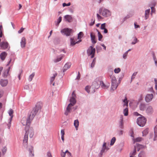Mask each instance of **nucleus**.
I'll list each match as a JSON object with an SVG mask.
<instances>
[{
	"mask_svg": "<svg viewBox=\"0 0 157 157\" xmlns=\"http://www.w3.org/2000/svg\"><path fill=\"white\" fill-rule=\"evenodd\" d=\"M42 105L41 103L40 102L37 103L35 107L33 109L28 118H26V117H24L22 119L21 123L23 125L26 126L27 128L29 126L35 116L41 109Z\"/></svg>",
	"mask_w": 157,
	"mask_h": 157,
	"instance_id": "1",
	"label": "nucleus"
},
{
	"mask_svg": "<svg viewBox=\"0 0 157 157\" xmlns=\"http://www.w3.org/2000/svg\"><path fill=\"white\" fill-rule=\"evenodd\" d=\"M113 72L112 71L109 74V76L111 79V85L110 90L112 92L115 90L117 88L118 84L117 83V80L115 77L113 75Z\"/></svg>",
	"mask_w": 157,
	"mask_h": 157,
	"instance_id": "2",
	"label": "nucleus"
},
{
	"mask_svg": "<svg viewBox=\"0 0 157 157\" xmlns=\"http://www.w3.org/2000/svg\"><path fill=\"white\" fill-rule=\"evenodd\" d=\"M99 13H101L102 15L105 17H108L111 15V12L108 9L105 8L102 9L100 8L98 10Z\"/></svg>",
	"mask_w": 157,
	"mask_h": 157,
	"instance_id": "3",
	"label": "nucleus"
},
{
	"mask_svg": "<svg viewBox=\"0 0 157 157\" xmlns=\"http://www.w3.org/2000/svg\"><path fill=\"white\" fill-rule=\"evenodd\" d=\"M109 149V147L107 146L106 143L104 142L102 144L101 149L98 155V156L102 157L103 153L106 152Z\"/></svg>",
	"mask_w": 157,
	"mask_h": 157,
	"instance_id": "4",
	"label": "nucleus"
},
{
	"mask_svg": "<svg viewBox=\"0 0 157 157\" xmlns=\"http://www.w3.org/2000/svg\"><path fill=\"white\" fill-rule=\"evenodd\" d=\"M146 119L143 116L139 117L137 120L138 124L140 127H143L146 124Z\"/></svg>",
	"mask_w": 157,
	"mask_h": 157,
	"instance_id": "5",
	"label": "nucleus"
},
{
	"mask_svg": "<svg viewBox=\"0 0 157 157\" xmlns=\"http://www.w3.org/2000/svg\"><path fill=\"white\" fill-rule=\"evenodd\" d=\"M95 49L92 46H90L87 50V54L88 56L91 55V58H93L94 56Z\"/></svg>",
	"mask_w": 157,
	"mask_h": 157,
	"instance_id": "6",
	"label": "nucleus"
},
{
	"mask_svg": "<svg viewBox=\"0 0 157 157\" xmlns=\"http://www.w3.org/2000/svg\"><path fill=\"white\" fill-rule=\"evenodd\" d=\"M100 86L99 83H98L97 82L94 81L93 82L92 85L90 86V89H93V92H94L95 91V90L98 89Z\"/></svg>",
	"mask_w": 157,
	"mask_h": 157,
	"instance_id": "7",
	"label": "nucleus"
},
{
	"mask_svg": "<svg viewBox=\"0 0 157 157\" xmlns=\"http://www.w3.org/2000/svg\"><path fill=\"white\" fill-rule=\"evenodd\" d=\"M72 30L68 28L63 29L61 31V33L63 35L68 36L70 35Z\"/></svg>",
	"mask_w": 157,
	"mask_h": 157,
	"instance_id": "8",
	"label": "nucleus"
},
{
	"mask_svg": "<svg viewBox=\"0 0 157 157\" xmlns=\"http://www.w3.org/2000/svg\"><path fill=\"white\" fill-rule=\"evenodd\" d=\"M13 110L11 109H10L8 113L10 117L9 119L8 123L7 124V126L9 128H10L11 126V122L12 121V119L13 117Z\"/></svg>",
	"mask_w": 157,
	"mask_h": 157,
	"instance_id": "9",
	"label": "nucleus"
},
{
	"mask_svg": "<svg viewBox=\"0 0 157 157\" xmlns=\"http://www.w3.org/2000/svg\"><path fill=\"white\" fill-rule=\"evenodd\" d=\"M61 155L62 157H72L71 154L68 150H67L65 152L61 151Z\"/></svg>",
	"mask_w": 157,
	"mask_h": 157,
	"instance_id": "10",
	"label": "nucleus"
},
{
	"mask_svg": "<svg viewBox=\"0 0 157 157\" xmlns=\"http://www.w3.org/2000/svg\"><path fill=\"white\" fill-rule=\"evenodd\" d=\"M153 97V96L152 94H147L145 97V101L147 103L149 102L152 101Z\"/></svg>",
	"mask_w": 157,
	"mask_h": 157,
	"instance_id": "11",
	"label": "nucleus"
},
{
	"mask_svg": "<svg viewBox=\"0 0 157 157\" xmlns=\"http://www.w3.org/2000/svg\"><path fill=\"white\" fill-rule=\"evenodd\" d=\"M28 138V132H27V131L24 135L23 140V144L25 147L27 146V145Z\"/></svg>",
	"mask_w": 157,
	"mask_h": 157,
	"instance_id": "12",
	"label": "nucleus"
},
{
	"mask_svg": "<svg viewBox=\"0 0 157 157\" xmlns=\"http://www.w3.org/2000/svg\"><path fill=\"white\" fill-rule=\"evenodd\" d=\"M81 40H79L77 41V39L75 38H70L71 45V46H74L75 44H78L81 42Z\"/></svg>",
	"mask_w": 157,
	"mask_h": 157,
	"instance_id": "13",
	"label": "nucleus"
},
{
	"mask_svg": "<svg viewBox=\"0 0 157 157\" xmlns=\"http://www.w3.org/2000/svg\"><path fill=\"white\" fill-rule=\"evenodd\" d=\"M28 150L29 151V157H34V154L33 150V147L31 146H28Z\"/></svg>",
	"mask_w": 157,
	"mask_h": 157,
	"instance_id": "14",
	"label": "nucleus"
},
{
	"mask_svg": "<svg viewBox=\"0 0 157 157\" xmlns=\"http://www.w3.org/2000/svg\"><path fill=\"white\" fill-rule=\"evenodd\" d=\"M0 46L1 48L5 49L8 48L9 44L7 42H2L0 43Z\"/></svg>",
	"mask_w": 157,
	"mask_h": 157,
	"instance_id": "15",
	"label": "nucleus"
},
{
	"mask_svg": "<svg viewBox=\"0 0 157 157\" xmlns=\"http://www.w3.org/2000/svg\"><path fill=\"white\" fill-rule=\"evenodd\" d=\"M91 40L92 44H95L97 42V40L94 33L92 32L90 33Z\"/></svg>",
	"mask_w": 157,
	"mask_h": 157,
	"instance_id": "16",
	"label": "nucleus"
},
{
	"mask_svg": "<svg viewBox=\"0 0 157 157\" xmlns=\"http://www.w3.org/2000/svg\"><path fill=\"white\" fill-rule=\"evenodd\" d=\"M71 62H67L64 65L63 68V72H65L67 70L69 69L71 66Z\"/></svg>",
	"mask_w": 157,
	"mask_h": 157,
	"instance_id": "17",
	"label": "nucleus"
},
{
	"mask_svg": "<svg viewBox=\"0 0 157 157\" xmlns=\"http://www.w3.org/2000/svg\"><path fill=\"white\" fill-rule=\"evenodd\" d=\"M64 55L61 54L57 56L56 58L53 60V61L55 63H57L60 61L61 59L64 57Z\"/></svg>",
	"mask_w": 157,
	"mask_h": 157,
	"instance_id": "18",
	"label": "nucleus"
},
{
	"mask_svg": "<svg viewBox=\"0 0 157 157\" xmlns=\"http://www.w3.org/2000/svg\"><path fill=\"white\" fill-rule=\"evenodd\" d=\"M150 9L146 10L145 11L144 18L145 20L148 19L149 17L150 13Z\"/></svg>",
	"mask_w": 157,
	"mask_h": 157,
	"instance_id": "19",
	"label": "nucleus"
},
{
	"mask_svg": "<svg viewBox=\"0 0 157 157\" xmlns=\"http://www.w3.org/2000/svg\"><path fill=\"white\" fill-rule=\"evenodd\" d=\"M64 18L65 20L69 22H71L73 21V17L70 15H66L64 16Z\"/></svg>",
	"mask_w": 157,
	"mask_h": 157,
	"instance_id": "20",
	"label": "nucleus"
},
{
	"mask_svg": "<svg viewBox=\"0 0 157 157\" xmlns=\"http://www.w3.org/2000/svg\"><path fill=\"white\" fill-rule=\"evenodd\" d=\"M20 44L21 48H23L25 47L26 44V39L24 37H23L21 38L20 42Z\"/></svg>",
	"mask_w": 157,
	"mask_h": 157,
	"instance_id": "21",
	"label": "nucleus"
},
{
	"mask_svg": "<svg viewBox=\"0 0 157 157\" xmlns=\"http://www.w3.org/2000/svg\"><path fill=\"white\" fill-rule=\"evenodd\" d=\"M28 133H29V137L30 138H32L33 137L34 134V132L33 129V128L32 127H29L28 129Z\"/></svg>",
	"mask_w": 157,
	"mask_h": 157,
	"instance_id": "22",
	"label": "nucleus"
},
{
	"mask_svg": "<svg viewBox=\"0 0 157 157\" xmlns=\"http://www.w3.org/2000/svg\"><path fill=\"white\" fill-rule=\"evenodd\" d=\"M119 127L121 128H124L123 117L122 115L121 116L119 122Z\"/></svg>",
	"mask_w": 157,
	"mask_h": 157,
	"instance_id": "23",
	"label": "nucleus"
},
{
	"mask_svg": "<svg viewBox=\"0 0 157 157\" xmlns=\"http://www.w3.org/2000/svg\"><path fill=\"white\" fill-rule=\"evenodd\" d=\"M70 103L69 104V105H70V106L72 107L76 103V101L75 98H71L70 100Z\"/></svg>",
	"mask_w": 157,
	"mask_h": 157,
	"instance_id": "24",
	"label": "nucleus"
},
{
	"mask_svg": "<svg viewBox=\"0 0 157 157\" xmlns=\"http://www.w3.org/2000/svg\"><path fill=\"white\" fill-rule=\"evenodd\" d=\"M146 112L148 114H151L153 112V109L151 106H148L146 110Z\"/></svg>",
	"mask_w": 157,
	"mask_h": 157,
	"instance_id": "25",
	"label": "nucleus"
},
{
	"mask_svg": "<svg viewBox=\"0 0 157 157\" xmlns=\"http://www.w3.org/2000/svg\"><path fill=\"white\" fill-rule=\"evenodd\" d=\"M146 104L144 103H141L139 105L140 109L141 111H144L146 109Z\"/></svg>",
	"mask_w": 157,
	"mask_h": 157,
	"instance_id": "26",
	"label": "nucleus"
},
{
	"mask_svg": "<svg viewBox=\"0 0 157 157\" xmlns=\"http://www.w3.org/2000/svg\"><path fill=\"white\" fill-rule=\"evenodd\" d=\"M70 105H68L67 106L65 112V114L66 115H67L69 113L71 112V107L70 106Z\"/></svg>",
	"mask_w": 157,
	"mask_h": 157,
	"instance_id": "27",
	"label": "nucleus"
},
{
	"mask_svg": "<svg viewBox=\"0 0 157 157\" xmlns=\"http://www.w3.org/2000/svg\"><path fill=\"white\" fill-rule=\"evenodd\" d=\"M8 83L7 80L1 79L0 81V83L2 86H6Z\"/></svg>",
	"mask_w": 157,
	"mask_h": 157,
	"instance_id": "28",
	"label": "nucleus"
},
{
	"mask_svg": "<svg viewBox=\"0 0 157 157\" xmlns=\"http://www.w3.org/2000/svg\"><path fill=\"white\" fill-rule=\"evenodd\" d=\"M7 54L5 52H3L0 55V58L3 61L4 60Z\"/></svg>",
	"mask_w": 157,
	"mask_h": 157,
	"instance_id": "29",
	"label": "nucleus"
},
{
	"mask_svg": "<svg viewBox=\"0 0 157 157\" xmlns=\"http://www.w3.org/2000/svg\"><path fill=\"white\" fill-rule=\"evenodd\" d=\"M135 146H136V148H137V151H139L140 149L145 148L146 147L145 146L139 144H136V145Z\"/></svg>",
	"mask_w": 157,
	"mask_h": 157,
	"instance_id": "30",
	"label": "nucleus"
},
{
	"mask_svg": "<svg viewBox=\"0 0 157 157\" xmlns=\"http://www.w3.org/2000/svg\"><path fill=\"white\" fill-rule=\"evenodd\" d=\"M138 157H146V154L145 152L142 151L140 152L138 155Z\"/></svg>",
	"mask_w": 157,
	"mask_h": 157,
	"instance_id": "31",
	"label": "nucleus"
},
{
	"mask_svg": "<svg viewBox=\"0 0 157 157\" xmlns=\"http://www.w3.org/2000/svg\"><path fill=\"white\" fill-rule=\"evenodd\" d=\"M79 124V122L78 119L75 120L74 122V125L76 130H77V128L78 127Z\"/></svg>",
	"mask_w": 157,
	"mask_h": 157,
	"instance_id": "32",
	"label": "nucleus"
},
{
	"mask_svg": "<svg viewBox=\"0 0 157 157\" xmlns=\"http://www.w3.org/2000/svg\"><path fill=\"white\" fill-rule=\"evenodd\" d=\"M57 74L56 73L53 74V76L51 77L50 83L51 84L54 81L55 77L57 75Z\"/></svg>",
	"mask_w": 157,
	"mask_h": 157,
	"instance_id": "33",
	"label": "nucleus"
},
{
	"mask_svg": "<svg viewBox=\"0 0 157 157\" xmlns=\"http://www.w3.org/2000/svg\"><path fill=\"white\" fill-rule=\"evenodd\" d=\"M101 86V87L103 89H107L108 88V86H106L105 84L102 81H100L99 82Z\"/></svg>",
	"mask_w": 157,
	"mask_h": 157,
	"instance_id": "34",
	"label": "nucleus"
},
{
	"mask_svg": "<svg viewBox=\"0 0 157 157\" xmlns=\"http://www.w3.org/2000/svg\"><path fill=\"white\" fill-rule=\"evenodd\" d=\"M136 146H134V149L132 152L130 153V155L134 156L136 155Z\"/></svg>",
	"mask_w": 157,
	"mask_h": 157,
	"instance_id": "35",
	"label": "nucleus"
},
{
	"mask_svg": "<svg viewBox=\"0 0 157 157\" xmlns=\"http://www.w3.org/2000/svg\"><path fill=\"white\" fill-rule=\"evenodd\" d=\"M124 106H125L127 107L128 106V101L126 97H125L124 99L123 100Z\"/></svg>",
	"mask_w": 157,
	"mask_h": 157,
	"instance_id": "36",
	"label": "nucleus"
},
{
	"mask_svg": "<svg viewBox=\"0 0 157 157\" xmlns=\"http://www.w3.org/2000/svg\"><path fill=\"white\" fill-rule=\"evenodd\" d=\"M133 39V41L131 43V44L132 45H134L136 44L138 41L137 38L135 36L132 38Z\"/></svg>",
	"mask_w": 157,
	"mask_h": 157,
	"instance_id": "37",
	"label": "nucleus"
},
{
	"mask_svg": "<svg viewBox=\"0 0 157 157\" xmlns=\"http://www.w3.org/2000/svg\"><path fill=\"white\" fill-rule=\"evenodd\" d=\"M35 75V73L33 72L29 76V82H31L34 76Z\"/></svg>",
	"mask_w": 157,
	"mask_h": 157,
	"instance_id": "38",
	"label": "nucleus"
},
{
	"mask_svg": "<svg viewBox=\"0 0 157 157\" xmlns=\"http://www.w3.org/2000/svg\"><path fill=\"white\" fill-rule=\"evenodd\" d=\"M7 148L6 146L3 147L2 150V152L3 155H4L6 152Z\"/></svg>",
	"mask_w": 157,
	"mask_h": 157,
	"instance_id": "39",
	"label": "nucleus"
},
{
	"mask_svg": "<svg viewBox=\"0 0 157 157\" xmlns=\"http://www.w3.org/2000/svg\"><path fill=\"white\" fill-rule=\"evenodd\" d=\"M124 115L125 116H127L128 115V108H126L124 109L123 112Z\"/></svg>",
	"mask_w": 157,
	"mask_h": 157,
	"instance_id": "40",
	"label": "nucleus"
},
{
	"mask_svg": "<svg viewBox=\"0 0 157 157\" xmlns=\"http://www.w3.org/2000/svg\"><path fill=\"white\" fill-rule=\"evenodd\" d=\"M152 56H153V60L155 62V65L157 67V59H156V56H155V55L154 53H153V54H152Z\"/></svg>",
	"mask_w": 157,
	"mask_h": 157,
	"instance_id": "41",
	"label": "nucleus"
},
{
	"mask_svg": "<svg viewBox=\"0 0 157 157\" xmlns=\"http://www.w3.org/2000/svg\"><path fill=\"white\" fill-rule=\"evenodd\" d=\"M142 138L141 137H137L136 139H133L134 143L136 142H140L142 140Z\"/></svg>",
	"mask_w": 157,
	"mask_h": 157,
	"instance_id": "42",
	"label": "nucleus"
},
{
	"mask_svg": "<svg viewBox=\"0 0 157 157\" xmlns=\"http://www.w3.org/2000/svg\"><path fill=\"white\" fill-rule=\"evenodd\" d=\"M116 139L115 137H113L111 140L110 145L111 146L113 145L114 144V143H115V142L116 141Z\"/></svg>",
	"mask_w": 157,
	"mask_h": 157,
	"instance_id": "43",
	"label": "nucleus"
},
{
	"mask_svg": "<svg viewBox=\"0 0 157 157\" xmlns=\"http://www.w3.org/2000/svg\"><path fill=\"white\" fill-rule=\"evenodd\" d=\"M10 68V67H9V68L8 69L5 70L4 71L3 74V75L4 77H6L7 75L8 74Z\"/></svg>",
	"mask_w": 157,
	"mask_h": 157,
	"instance_id": "44",
	"label": "nucleus"
},
{
	"mask_svg": "<svg viewBox=\"0 0 157 157\" xmlns=\"http://www.w3.org/2000/svg\"><path fill=\"white\" fill-rule=\"evenodd\" d=\"M97 31L98 32V39L99 41H101V39L102 38V36L101 34L97 30Z\"/></svg>",
	"mask_w": 157,
	"mask_h": 157,
	"instance_id": "45",
	"label": "nucleus"
},
{
	"mask_svg": "<svg viewBox=\"0 0 157 157\" xmlns=\"http://www.w3.org/2000/svg\"><path fill=\"white\" fill-rule=\"evenodd\" d=\"M148 129L147 128L145 129L143 132V136H146L148 133Z\"/></svg>",
	"mask_w": 157,
	"mask_h": 157,
	"instance_id": "46",
	"label": "nucleus"
},
{
	"mask_svg": "<svg viewBox=\"0 0 157 157\" xmlns=\"http://www.w3.org/2000/svg\"><path fill=\"white\" fill-rule=\"evenodd\" d=\"M96 62V58H94L92 61V62L91 64V67L92 68H93Z\"/></svg>",
	"mask_w": 157,
	"mask_h": 157,
	"instance_id": "47",
	"label": "nucleus"
},
{
	"mask_svg": "<svg viewBox=\"0 0 157 157\" xmlns=\"http://www.w3.org/2000/svg\"><path fill=\"white\" fill-rule=\"evenodd\" d=\"M83 33L82 32H79V33L78 34V39L81 40L80 39L82 38V37L83 36Z\"/></svg>",
	"mask_w": 157,
	"mask_h": 157,
	"instance_id": "48",
	"label": "nucleus"
},
{
	"mask_svg": "<svg viewBox=\"0 0 157 157\" xmlns=\"http://www.w3.org/2000/svg\"><path fill=\"white\" fill-rule=\"evenodd\" d=\"M121 71V69L120 68H115L114 70V72L115 73H118Z\"/></svg>",
	"mask_w": 157,
	"mask_h": 157,
	"instance_id": "49",
	"label": "nucleus"
},
{
	"mask_svg": "<svg viewBox=\"0 0 157 157\" xmlns=\"http://www.w3.org/2000/svg\"><path fill=\"white\" fill-rule=\"evenodd\" d=\"M91 89H90V87L88 86H86L85 88V90L88 93H89L90 92L89 90L90 89L91 90Z\"/></svg>",
	"mask_w": 157,
	"mask_h": 157,
	"instance_id": "50",
	"label": "nucleus"
},
{
	"mask_svg": "<svg viewBox=\"0 0 157 157\" xmlns=\"http://www.w3.org/2000/svg\"><path fill=\"white\" fill-rule=\"evenodd\" d=\"M95 20L94 18H92L91 19V22L90 23V25H93L95 23Z\"/></svg>",
	"mask_w": 157,
	"mask_h": 157,
	"instance_id": "51",
	"label": "nucleus"
},
{
	"mask_svg": "<svg viewBox=\"0 0 157 157\" xmlns=\"http://www.w3.org/2000/svg\"><path fill=\"white\" fill-rule=\"evenodd\" d=\"M61 21L62 17H59L57 19L56 25H58L59 24V23L61 22Z\"/></svg>",
	"mask_w": 157,
	"mask_h": 157,
	"instance_id": "52",
	"label": "nucleus"
},
{
	"mask_svg": "<svg viewBox=\"0 0 157 157\" xmlns=\"http://www.w3.org/2000/svg\"><path fill=\"white\" fill-rule=\"evenodd\" d=\"M128 53H127V52H126L123 55V58L124 59H125L127 58V56Z\"/></svg>",
	"mask_w": 157,
	"mask_h": 157,
	"instance_id": "53",
	"label": "nucleus"
},
{
	"mask_svg": "<svg viewBox=\"0 0 157 157\" xmlns=\"http://www.w3.org/2000/svg\"><path fill=\"white\" fill-rule=\"evenodd\" d=\"M156 2L155 1H153L151 2L150 5L154 7L156 5Z\"/></svg>",
	"mask_w": 157,
	"mask_h": 157,
	"instance_id": "54",
	"label": "nucleus"
},
{
	"mask_svg": "<svg viewBox=\"0 0 157 157\" xmlns=\"http://www.w3.org/2000/svg\"><path fill=\"white\" fill-rule=\"evenodd\" d=\"M46 157H52L51 153L50 151H48L47 152Z\"/></svg>",
	"mask_w": 157,
	"mask_h": 157,
	"instance_id": "55",
	"label": "nucleus"
},
{
	"mask_svg": "<svg viewBox=\"0 0 157 157\" xmlns=\"http://www.w3.org/2000/svg\"><path fill=\"white\" fill-rule=\"evenodd\" d=\"M70 5L71 3L70 2H69L67 4H66L65 3H64L63 4V7L67 6H70Z\"/></svg>",
	"mask_w": 157,
	"mask_h": 157,
	"instance_id": "56",
	"label": "nucleus"
},
{
	"mask_svg": "<svg viewBox=\"0 0 157 157\" xmlns=\"http://www.w3.org/2000/svg\"><path fill=\"white\" fill-rule=\"evenodd\" d=\"M2 25H0V37L2 36Z\"/></svg>",
	"mask_w": 157,
	"mask_h": 157,
	"instance_id": "57",
	"label": "nucleus"
},
{
	"mask_svg": "<svg viewBox=\"0 0 157 157\" xmlns=\"http://www.w3.org/2000/svg\"><path fill=\"white\" fill-rule=\"evenodd\" d=\"M105 23H103L101 24V29H104L105 28Z\"/></svg>",
	"mask_w": 157,
	"mask_h": 157,
	"instance_id": "58",
	"label": "nucleus"
},
{
	"mask_svg": "<svg viewBox=\"0 0 157 157\" xmlns=\"http://www.w3.org/2000/svg\"><path fill=\"white\" fill-rule=\"evenodd\" d=\"M65 134L64 131L63 129H62L61 131V136H64Z\"/></svg>",
	"mask_w": 157,
	"mask_h": 157,
	"instance_id": "59",
	"label": "nucleus"
},
{
	"mask_svg": "<svg viewBox=\"0 0 157 157\" xmlns=\"http://www.w3.org/2000/svg\"><path fill=\"white\" fill-rule=\"evenodd\" d=\"M80 78V74L79 72H78V75L77 76V77L75 79L78 80Z\"/></svg>",
	"mask_w": 157,
	"mask_h": 157,
	"instance_id": "60",
	"label": "nucleus"
},
{
	"mask_svg": "<svg viewBox=\"0 0 157 157\" xmlns=\"http://www.w3.org/2000/svg\"><path fill=\"white\" fill-rule=\"evenodd\" d=\"M24 28H21L20 30H19L18 31V33H22L24 30Z\"/></svg>",
	"mask_w": 157,
	"mask_h": 157,
	"instance_id": "61",
	"label": "nucleus"
},
{
	"mask_svg": "<svg viewBox=\"0 0 157 157\" xmlns=\"http://www.w3.org/2000/svg\"><path fill=\"white\" fill-rule=\"evenodd\" d=\"M97 17L98 19V20L101 19L102 18V17L100 16L98 13H97Z\"/></svg>",
	"mask_w": 157,
	"mask_h": 157,
	"instance_id": "62",
	"label": "nucleus"
},
{
	"mask_svg": "<svg viewBox=\"0 0 157 157\" xmlns=\"http://www.w3.org/2000/svg\"><path fill=\"white\" fill-rule=\"evenodd\" d=\"M154 133H157V125L154 128Z\"/></svg>",
	"mask_w": 157,
	"mask_h": 157,
	"instance_id": "63",
	"label": "nucleus"
},
{
	"mask_svg": "<svg viewBox=\"0 0 157 157\" xmlns=\"http://www.w3.org/2000/svg\"><path fill=\"white\" fill-rule=\"evenodd\" d=\"M155 135L153 139L154 141H155L157 140V133H155Z\"/></svg>",
	"mask_w": 157,
	"mask_h": 157,
	"instance_id": "64",
	"label": "nucleus"
}]
</instances>
